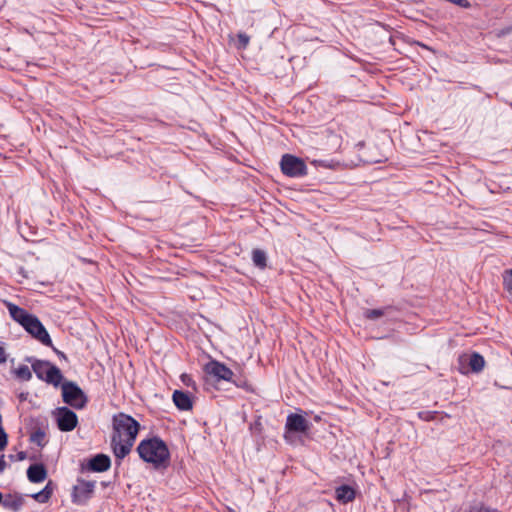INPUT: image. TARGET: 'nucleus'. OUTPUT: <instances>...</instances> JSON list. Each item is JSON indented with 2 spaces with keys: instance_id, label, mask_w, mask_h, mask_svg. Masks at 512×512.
Listing matches in <instances>:
<instances>
[{
  "instance_id": "f257e3e1",
  "label": "nucleus",
  "mask_w": 512,
  "mask_h": 512,
  "mask_svg": "<svg viewBox=\"0 0 512 512\" xmlns=\"http://www.w3.org/2000/svg\"><path fill=\"white\" fill-rule=\"evenodd\" d=\"M137 452L144 462L151 463L156 469L166 468L170 463L168 446L159 437L142 440L137 447Z\"/></svg>"
},
{
  "instance_id": "f03ea898",
  "label": "nucleus",
  "mask_w": 512,
  "mask_h": 512,
  "mask_svg": "<svg viewBox=\"0 0 512 512\" xmlns=\"http://www.w3.org/2000/svg\"><path fill=\"white\" fill-rule=\"evenodd\" d=\"M114 441L127 440L135 442L140 424L132 416L125 413L115 414L112 418Z\"/></svg>"
},
{
  "instance_id": "7ed1b4c3",
  "label": "nucleus",
  "mask_w": 512,
  "mask_h": 512,
  "mask_svg": "<svg viewBox=\"0 0 512 512\" xmlns=\"http://www.w3.org/2000/svg\"><path fill=\"white\" fill-rule=\"evenodd\" d=\"M26 361L31 363V367L38 379L45 381L57 387L63 380L61 370L46 360H39L34 357H27Z\"/></svg>"
},
{
  "instance_id": "20e7f679",
  "label": "nucleus",
  "mask_w": 512,
  "mask_h": 512,
  "mask_svg": "<svg viewBox=\"0 0 512 512\" xmlns=\"http://www.w3.org/2000/svg\"><path fill=\"white\" fill-rule=\"evenodd\" d=\"M61 389L63 401L67 405L75 409H83L87 405L88 397L77 383L65 381L62 383Z\"/></svg>"
},
{
  "instance_id": "39448f33",
  "label": "nucleus",
  "mask_w": 512,
  "mask_h": 512,
  "mask_svg": "<svg viewBox=\"0 0 512 512\" xmlns=\"http://www.w3.org/2000/svg\"><path fill=\"white\" fill-rule=\"evenodd\" d=\"M280 168L284 175L291 178H300L308 174L307 165L304 160L292 154H284L282 156Z\"/></svg>"
},
{
  "instance_id": "423d86ee",
  "label": "nucleus",
  "mask_w": 512,
  "mask_h": 512,
  "mask_svg": "<svg viewBox=\"0 0 512 512\" xmlns=\"http://www.w3.org/2000/svg\"><path fill=\"white\" fill-rule=\"evenodd\" d=\"M96 482L79 479L73 487L71 494L72 502L77 505H86L93 497Z\"/></svg>"
},
{
  "instance_id": "0eeeda50",
  "label": "nucleus",
  "mask_w": 512,
  "mask_h": 512,
  "mask_svg": "<svg viewBox=\"0 0 512 512\" xmlns=\"http://www.w3.org/2000/svg\"><path fill=\"white\" fill-rule=\"evenodd\" d=\"M53 415L59 430L62 432L72 431L78 424L76 413L66 406L56 408Z\"/></svg>"
},
{
  "instance_id": "6e6552de",
  "label": "nucleus",
  "mask_w": 512,
  "mask_h": 512,
  "mask_svg": "<svg viewBox=\"0 0 512 512\" xmlns=\"http://www.w3.org/2000/svg\"><path fill=\"white\" fill-rule=\"evenodd\" d=\"M311 423L302 415L291 413L287 416L285 424V439L290 441L292 433H307L310 430Z\"/></svg>"
},
{
  "instance_id": "1a4fd4ad",
  "label": "nucleus",
  "mask_w": 512,
  "mask_h": 512,
  "mask_svg": "<svg viewBox=\"0 0 512 512\" xmlns=\"http://www.w3.org/2000/svg\"><path fill=\"white\" fill-rule=\"evenodd\" d=\"M23 328L43 345L52 346L49 333L36 316L33 315Z\"/></svg>"
},
{
  "instance_id": "9d476101",
  "label": "nucleus",
  "mask_w": 512,
  "mask_h": 512,
  "mask_svg": "<svg viewBox=\"0 0 512 512\" xmlns=\"http://www.w3.org/2000/svg\"><path fill=\"white\" fill-rule=\"evenodd\" d=\"M205 371L214 376L217 380H225L229 382H233L236 386L240 387L241 385L233 380L234 373L228 368L225 364L218 361H210L205 366Z\"/></svg>"
},
{
  "instance_id": "9b49d317",
  "label": "nucleus",
  "mask_w": 512,
  "mask_h": 512,
  "mask_svg": "<svg viewBox=\"0 0 512 512\" xmlns=\"http://www.w3.org/2000/svg\"><path fill=\"white\" fill-rule=\"evenodd\" d=\"M111 466V459L108 455L100 453L90 458L83 469L91 472H104Z\"/></svg>"
},
{
  "instance_id": "f8f14e48",
  "label": "nucleus",
  "mask_w": 512,
  "mask_h": 512,
  "mask_svg": "<svg viewBox=\"0 0 512 512\" xmlns=\"http://www.w3.org/2000/svg\"><path fill=\"white\" fill-rule=\"evenodd\" d=\"M6 306L8 308L11 318L17 323H19L22 327L26 326L33 316L32 314L28 313L25 309L19 307L14 303L6 302Z\"/></svg>"
},
{
  "instance_id": "ddd939ff",
  "label": "nucleus",
  "mask_w": 512,
  "mask_h": 512,
  "mask_svg": "<svg viewBox=\"0 0 512 512\" xmlns=\"http://www.w3.org/2000/svg\"><path fill=\"white\" fill-rule=\"evenodd\" d=\"M24 502V497L19 493H9L3 496L2 507L11 512H19Z\"/></svg>"
},
{
  "instance_id": "4468645a",
  "label": "nucleus",
  "mask_w": 512,
  "mask_h": 512,
  "mask_svg": "<svg viewBox=\"0 0 512 512\" xmlns=\"http://www.w3.org/2000/svg\"><path fill=\"white\" fill-rule=\"evenodd\" d=\"M134 445V442L127 440H118L114 441V438H111V447L114 453V456L117 460L124 459L130 452Z\"/></svg>"
},
{
  "instance_id": "2eb2a0df",
  "label": "nucleus",
  "mask_w": 512,
  "mask_h": 512,
  "mask_svg": "<svg viewBox=\"0 0 512 512\" xmlns=\"http://www.w3.org/2000/svg\"><path fill=\"white\" fill-rule=\"evenodd\" d=\"M172 399L175 406L182 411L191 410L193 407L192 400L188 392L175 390L173 392Z\"/></svg>"
},
{
  "instance_id": "dca6fc26",
  "label": "nucleus",
  "mask_w": 512,
  "mask_h": 512,
  "mask_svg": "<svg viewBox=\"0 0 512 512\" xmlns=\"http://www.w3.org/2000/svg\"><path fill=\"white\" fill-rule=\"evenodd\" d=\"M27 477L32 483H40L47 477V470L43 464H32L27 469Z\"/></svg>"
},
{
  "instance_id": "f3484780",
  "label": "nucleus",
  "mask_w": 512,
  "mask_h": 512,
  "mask_svg": "<svg viewBox=\"0 0 512 512\" xmlns=\"http://www.w3.org/2000/svg\"><path fill=\"white\" fill-rule=\"evenodd\" d=\"M335 494L336 499L343 504L349 503L355 499V490L346 484L337 487Z\"/></svg>"
},
{
  "instance_id": "a211bd4d",
  "label": "nucleus",
  "mask_w": 512,
  "mask_h": 512,
  "mask_svg": "<svg viewBox=\"0 0 512 512\" xmlns=\"http://www.w3.org/2000/svg\"><path fill=\"white\" fill-rule=\"evenodd\" d=\"M468 365H469L471 371L478 373V372L482 371L484 368V365H485L484 357L477 352H473L468 357Z\"/></svg>"
},
{
  "instance_id": "6ab92c4d",
  "label": "nucleus",
  "mask_w": 512,
  "mask_h": 512,
  "mask_svg": "<svg viewBox=\"0 0 512 512\" xmlns=\"http://www.w3.org/2000/svg\"><path fill=\"white\" fill-rule=\"evenodd\" d=\"M53 490L52 481H49L41 491L32 494L31 497L39 503H46L51 498Z\"/></svg>"
},
{
  "instance_id": "aec40b11",
  "label": "nucleus",
  "mask_w": 512,
  "mask_h": 512,
  "mask_svg": "<svg viewBox=\"0 0 512 512\" xmlns=\"http://www.w3.org/2000/svg\"><path fill=\"white\" fill-rule=\"evenodd\" d=\"M252 261L256 267L264 269L267 266L266 252L261 249H254L252 251Z\"/></svg>"
},
{
  "instance_id": "412c9836",
  "label": "nucleus",
  "mask_w": 512,
  "mask_h": 512,
  "mask_svg": "<svg viewBox=\"0 0 512 512\" xmlns=\"http://www.w3.org/2000/svg\"><path fill=\"white\" fill-rule=\"evenodd\" d=\"M30 441L32 443H35L39 447H44L46 445L45 432L42 429L38 428L37 430L31 433Z\"/></svg>"
},
{
  "instance_id": "4be33fe9",
  "label": "nucleus",
  "mask_w": 512,
  "mask_h": 512,
  "mask_svg": "<svg viewBox=\"0 0 512 512\" xmlns=\"http://www.w3.org/2000/svg\"><path fill=\"white\" fill-rule=\"evenodd\" d=\"M15 374L17 378L23 381H29L32 378L31 370L27 365H20L16 370Z\"/></svg>"
},
{
  "instance_id": "5701e85b",
  "label": "nucleus",
  "mask_w": 512,
  "mask_h": 512,
  "mask_svg": "<svg viewBox=\"0 0 512 512\" xmlns=\"http://www.w3.org/2000/svg\"><path fill=\"white\" fill-rule=\"evenodd\" d=\"M503 285L505 290L512 295V269L506 270L503 275Z\"/></svg>"
},
{
  "instance_id": "b1692460",
  "label": "nucleus",
  "mask_w": 512,
  "mask_h": 512,
  "mask_svg": "<svg viewBox=\"0 0 512 512\" xmlns=\"http://www.w3.org/2000/svg\"><path fill=\"white\" fill-rule=\"evenodd\" d=\"M385 314V309H367L364 316L370 320H377Z\"/></svg>"
},
{
  "instance_id": "393cba45",
  "label": "nucleus",
  "mask_w": 512,
  "mask_h": 512,
  "mask_svg": "<svg viewBox=\"0 0 512 512\" xmlns=\"http://www.w3.org/2000/svg\"><path fill=\"white\" fill-rule=\"evenodd\" d=\"M238 39V48L245 49L250 41V37L245 33H238L237 34Z\"/></svg>"
},
{
  "instance_id": "a878e982",
  "label": "nucleus",
  "mask_w": 512,
  "mask_h": 512,
  "mask_svg": "<svg viewBox=\"0 0 512 512\" xmlns=\"http://www.w3.org/2000/svg\"><path fill=\"white\" fill-rule=\"evenodd\" d=\"M8 444V435L3 429L2 425H0V451L4 450Z\"/></svg>"
},
{
  "instance_id": "bb28decb",
  "label": "nucleus",
  "mask_w": 512,
  "mask_h": 512,
  "mask_svg": "<svg viewBox=\"0 0 512 512\" xmlns=\"http://www.w3.org/2000/svg\"><path fill=\"white\" fill-rule=\"evenodd\" d=\"M315 166H322L325 168H334V162L333 161H327V160H314L312 162Z\"/></svg>"
},
{
  "instance_id": "cd10ccee",
  "label": "nucleus",
  "mask_w": 512,
  "mask_h": 512,
  "mask_svg": "<svg viewBox=\"0 0 512 512\" xmlns=\"http://www.w3.org/2000/svg\"><path fill=\"white\" fill-rule=\"evenodd\" d=\"M6 360H7V355H6L5 349L0 346V364L5 363Z\"/></svg>"
},
{
  "instance_id": "c85d7f7f",
  "label": "nucleus",
  "mask_w": 512,
  "mask_h": 512,
  "mask_svg": "<svg viewBox=\"0 0 512 512\" xmlns=\"http://www.w3.org/2000/svg\"><path fill=\"white\" fill-rule=\"evenodd\" d=\"M6 466H7V464H6V461H5V456L1 455L0 456V474L4 472Z\"/></svg>"
},
{
  "instance_id": "c756f323",
  "label": "nucleus",
  "mask_w": 512,
  "mask_h": 512,
  "mask_svg": "<svg viewBox=\"0 0 512 512\" xmlns=\"http://www.w3.org/2000/svg\"><path fill=\"white\" fill-rule=\"evenodd\" d=\"M50 347L53 349V351L57 354V356H58L59 358L64 359V360H67L66 355H65L62 351L58 350V349H57V348H55L53 345H52V346H50Z\"/></svg>"
},
{
  "instance_id": "7c9ffc66",
  "label": "nucleus",
  "mask_w": 512,
  "mask_h": 512,
  "mask_svg": "<svg viewBox=\"0 0 512 512\" xmlns=\"http://www.w3.org/2000/svg\"><path fill=\"white\" fill-rule=\"evenodd\" d=\"M24 459H26V452H24V451L18 452V454L16 456V460L22 461Z\"/></svg>"
},
{
  "instance_id": "2f4dec72",
  "label": "nucleus",
  "mask_w": 512,
  "mask_h": 512,
  "mask_svg": "<svg viewBox=\"0 0 512 512\" xmlns=\"http://www.w3.org/2000/svg\"><path fill=\"white\" fill-rule=\"evenodd\" d=\"M27 395H28L27 393H21V394L19 395L20 400H21V401L26 400Z\"/></svg>"
},
{
  "instance_id": "473e14b6",
  "label": "nucleus",
  "mask_w": 512,
  "mask_h": 512,
  "mask_svg": "<svg viewBox=\"0 0 512 512\" xmlns=\"http://www.w3.org/2000/svg\"><path fill=\"white\" fill-rule=\"evenodd\" d=\"M186 375H183L182 382H184L186 385H188V380H185Z\"/></svg>"
},
{
  "instance_id": "72a5a7b5",
  "label": "nucleus",
  "mask_w": 512,
  "mask_h": 512,
  "mask_svg": "<svg viewBox=\"0 0 512 512\" xmlns=\"http://www.w3.org/2000/svg\"><path fill=\"white\" fill-rule=\"evenodd\" d=\"M186 375H183L182 382H184L186 385H188V380H185Z\"/></svg>"
},
{
  "instance_id": "f704fd0d",
  "label": "nucleus",
  "mask_w": 512,
  "mask_h": 512,
  "mask_svg": "<svg viewBox=\"0 0 512 512\" xmlns=\"http://www.w3.org/2000/svg\"><path fill=\"white\" fill-rule=\"evenodd\" d=\"M3 494L0 492V505H2V502H3Z\"/></svg>"
}]
</instances>
